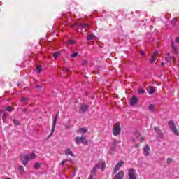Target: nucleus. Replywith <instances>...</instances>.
Masks as SVG:
<instances>
[{
	"label": "nucleus",
	"instance_id": "obj_27",
	"mask_svg": "<svg viewBox=\"0 0 179 179\" xmlns=\"http://www.w3.org/2000/svg\"><path fill=\"white\" fill-rule=\"evenodd\" d=\"M79 55V52H76L70 55L71 58H76L78 55Z\"/></svg>",
	"mask_w": 179,
	"mask_h": 179
},
{
	"label": "nucleus",
	"instance_id": "obj_11",
	"mask_svg": "<svg viewBox=\"0 0 179 179\" xmlns=\"http://www.w3.org/2000/svg\"><path fill=\"white\" fill-rule=\"evenodd\" d=\"M57 120H58V114L56 115V116L53 120V124L52 125V129H51L52 132H51L50 135H52V134H54V131H55V126L57 125Z\"/></svg>",
	"mask_w": 179,
	"mask_h": 179
},
{
	"label": "nucleus",
	"instance_id": "obj_49",
	"mask_svg": "<svg viewBox=\"0 0 179 179\" xmlns=\"http://www.w3.org/2000/svg\"><path fill=\"white\" fill-rule=\"evenodd\" d=\"M0 149H1V146H0Z\"/></svg>",
	"mask_w": 179,
	"mask_h": 179
},
{
	"label": "nucleus",
	"instance_id": "obj_26",
	"mask_svg": "<svg viewBox=\"0 0 179 179\" xmlns=\"http://www.w3.org/2000/svg\"><path fill=\"white\" fill-rule=\"evenodd\" d=\"M60 55H61V52H54L53 53V58H55V59H57V58H58Z\"/></svg>",
	"mask_w": 179,
	"mask_h": 179
},
{
	"label": "nucleus",
	"instance_id": "obj_5",
	"mask_svg": "<svg viewBox=\"0 0 179 179\" xmlns=\"http://www.w3.org/2000/svg\"><path fill=\"white\" fill-rule=\"evenodd\" d=\"M165 60L166 61V64H168V65H171L173 64V62H176V59L174 57L170 55V53H167L166 57H165Z\"/></svg>",
	"mask_w": 179,
	"mask_h": 179
},
{
	"label": "nucleus",
	"instance_id": "obj_18",
	"mask_svg": "<svg viewBox=\"0 0 179 179\" xmlns=\"http://www.w3.org/2000/svg\"><path fill=\"white\" fill-rule=\"evenodd\" d=\"M1 114H2V120L3 122H6V119L8 118V113L5 110L1 111Z\"/></svg>",
	"mask_w": 179,
	"mask_h": 179
},
{
	"label": "nucleus",
	"instance_id": "obj_28",
	"mask_svg": "<svg viewBox=\"0 0 179 179\" xmlns=\"http://www.w3.org/2000/svg\"><path fill=\"white\" fill-rule=\"evenodd\" d=\"M36 73H40V72H41V66H37L36 67Z\"/></svg>",
	"mask_w": 179,
	"mask_h": 179
},
{
	"label": "nucleus",
	"instance_id": "obj_15",
	"mask_svg": "<svg viewBox=\"0 0 179 179\" xmlns=\"http://www.w3.org/2000/svg\"><path fill=\"white\" fill-rule=\"evenodd\" d=\"M89 108V106L86 104H82L80 108V113H85L87 111V109Z\"/></svg>",
	"mask_w": 179,
	"mask_h": 179
},
{
	"label": "nucleus",
	"instance_id": "obj_48",
	"mask_svg": "<svg viewBox=\"0 0 179 179\" xmlns=\"http://www.w3.org/2000/svg\"><path fill=\"white\" fill-rule=\"evenodd\" d=\"M78 179H80V178H78Z\"/></svg>",
	"mask_w": 179,
	"mask_h": 179
},
{
	"label": "nucleus",
	"instance_id": "obj_25",
	"mask_svg": "<svg viewBox=\"0 0 179 179\" xmlns=\"http://www.w3.org/2000/svg\"><path fill=\"white\" fill-rule=\"evenodd\" d=\"M78 132L80 133V134H86V132H87V129H86V128H81V129H78Z\"/></svg>",
	"mask_w": 179,
	"mask_h": 179
},
{
	"label": "nucleus",
	"instance_id": "obj_46",
	"mask_svg": "<svg viewBox=\"0 0 179 179\" xmlns=\"http://www.w3.org/2000/svg\"><path fill=\"white\" fill-rule=\"evenodd\" d=\"M66 128L68 129L69 128V126L66 125Z\"/></svg>",
	"mask_w": 179,
	"mask_h": 179
},
{
	"label": "nucleus",
	"instance_id": "obj_10",
	"mask_svg": "<svg viewBox=\"0 0 179 179\" xmlns=\"http://www.w3.org/2000/svg\"><path fill=\"white\" fill-rule=\"evenodd\" d=\"M122 164H124V162L120 161L119 163H117L115 166V169L113 170V174H115V173H117V171H118V170H120V169H121V167H122Z\"/></svg>",
	"mask_w": 179,
	"mask_h": 179
},
{
	"label": "nucleus",
	"instance_id": "obj_7",
	"mask_svg": "<svg viewBox=\"0 0 179 179\" xmlns=\"http://www.w3.org/2000/svg\"><path fill=\"white\" fill-rule=\"evenodd\" d=\"M143 153L144 156H146V157L150 155V148L149 147L148 145H146L143 147Z\"/></svg>",
	"mask_w": 179,
	"mask_h": 179
},
{
	"label": "nucleus",
	"instance_id": "obj_44",
	"mask_svg": "<svg viewBox=\"0 0 179 179\" xmlns=\"http://www.w3.org/2000/svg\"><path fill=\"white\" fill-rule=\"evenodd\" d=\"M139 145H138V144H136V145H135V148H138Z\"/></svg>",
	"mask_w": 179,
	"mask_h": 179
},
{
	"label": "nucleus",
	"instance_id": "obj_34",
	"mask_svg": "<svg viewBox=\"0 0 179 179\" xmlns=\"http://www.w3.org/2000/svg\"><path fill=\"white\" fill-rule=\"evenodd\" d=\"M6 111H8L9 113H12V108H10V106H8V107L6 108Z\"/></svg>",
	"mask_w": 179,
	"mask_h": 179
},
{
	"label": "nucleus",
	"instance_id": "obj_21",
	"mask_svg": "<svg viewBox=\"0 0 179 179\" xmlns=\"http://www.w3.org/2000/svg\"><path fill=\"white\" fill-rule=\"evenodd\" d=\"M65 155H66V156H72L73 157V153L72 152V150H71V149L68 148L65 150L64 152Z\"/></svg>",
	"mask_w": 179,
	"mask_h": 179
},
{
	"label": "nucleus",
	"instance_id": "obj_43",
	"mask_svg": "<svg viewBox=\"0 0 179 179\" xmlns=\"http://www.w3.org/2000/svg\"><path fill=\"white\" fill-rule=\"evenodd\" d=\"M36 87H37V88H40V87H41V86L37 85Z\"/></svg>",
	"mask_w": 179,
	"mask_h": 179
},
{
	"label": "nucleus",
	"instance_id": "obj_31",
	"mask_svg": "<svg viewBox=\"0 0 179 179\" xmlns=\"http://www.w3.org/2000/svg\"><path fill=\"white\" fill-rule=\"evenodd\" d=\"M93 38H94V35H87V40H88L89 41H90V40H92Z\"/></svg>",
	"mask_w": 179,
	"mask_h": 179
},
{
	"label": "nucleus",
	"instance_id": "obj_12",
	"mask_svg": "<svg viewBox=\"0 0 179 179\" xmlns=\"http://www.w3.org/2000/svg\"><path fill=\"white\" fill-rule=\"evenodd\" d=\"M134 137L136 138V139H138L140 142H143V141H145V137L141 136L140 132H136L134 134Z\"/></svg>",
	"mask_w": 179,
	"mask_h": 179
},
{
	"label": "nucleus",
	"instance_id": "obj_36",
	"mask_svg": "<svg viewBox=\"0 0 179 179\" xmlns=\"http://www.w3.org/2000/svg\"><path fill=\"white\" fill-rule=\"evenodd\" d=\"M29 99L27 98H22V103H26V101H27Z\"/></svg>",
	"mask_w": 179,
	"mask_h": 179
},
{
	"label": "nucleus",
	"instance_id": "obj_22",
	"mask_svg": "<svg viewBox=\"0 0 179 179\" xmlns=\"http://www.w3.org/2000/svg\"><path fill=\"white\" fill-rule=\"evenodd\" d=\"M138 102V99H136V97L133 96V98L131 100L130 104L131 106H135V104H136V103Z\"/></svg>",
	"mask_w": 179,
	"mask_h": 179
},
{
	"label": "nucleus",
	"instance_id": "obj_1",
	"mask_svg": "<svg viewBox=\"0 0 179 179\" xmlns=\"http://www.w3.org/2000/svg\"><path fill=\"white\" fill-rule=\"evenodd\" d=\"M37 157V155L34 153L29 154L28 155H24L21 157L22 163L24 166H26L29 160H33Z\"/></svg>",
	"mask_w": 179,
	"mask_h": 179
},
{
	"label": "nucleus",
	"instance_id": "obj_2",
	"mask_svg": "<svg viewBox=\"0 0 179 179\" xmlns=\"http://www.w3.org/2000/svg\"><path fill=\"white\" fill-rule=\"evenodd\" d=\"M75 143L77 145H80V143H83V145H87V140H86V138H84L83 134H82L81 137H76Z\"/></svg>",
	"mask_w": 179,
	"mask_h": 179
},
{
	"label": "nucleus",
	"instance_id": "obj_30",
	"mask_svg": "<svg viewBox=\"0 0 179 179\" xmlns=\"http://www.w3.org/2000/svg\"><path fill=\"white\" fill-rule=\"evenodd\" d=\"M18 170L20 171V172L22 173H24V169L23 168V166H20L18 167Z\"/></svg>",
	"mask_w": 179,
	"mask_h": 179
},
{
	"label": "nucleus",
	"instance_id": "obj_8",
	"mask_svg": "<svg viewBox=\"0 0 179 179\" xmlns=\"http://www.w3.org/2000/svg\"><path fill=\"white\" fill-rule=\"evenodd\" d=\"M157 55H159V51L156 50L155 52H153V54L150 59V64H153V62H155L156 61V59H157Z\"/></svg>",
	"mask_w": 179,
	"mask_h": 179
},
{
	"label": "nucleus",
	"instance_id": "obj_20",
	"mask_svg": "<svg viewBox=\"0 0 179 179\" xmlns=\"http://www.w3.org/2000/svg\"><path fill=\"white\" fill-rule=\"evenodd\" d=\"M148 110L151 112V113H156V108L155 107V105L153 104H150L148 107Z\"/></svg>",
	"mask_w": 179,
	"mask_h": 179
},
{
	"label": "nucleus",
	"instance_id": "obj_29",
	"mask_svg": "<svg viewBox=\"0 0 179 179\" xmlns=\"http://www.w3.org/2000/svg\"><path fill=\"white\" fill-rule=\"evenodd\" d=\"M66 44L67 45H72V44H75V42H74L73 41H72V40H69V41H67L66 42Z\"/></svg>",
	"mask_w": 179,
	"mask_h": 179
},
{
	"label": "nucleus",
	"instance_id": "obj_33",
	"mask_svg": "<svg viewBox=\"0 0 179 179\" xmlns=\"http://www.w3.org/2000/svg\"><path fill=\"white\" fill-rule=\"evenodd\" d=\"M138 94H143V93H145V90L140 88L138 90Z\"/></svg>",
	"mask_w": 179,
	"mask_h": 179
},
{
	"label": "nucleus",
	"instance_id": "obj_40",
	"mask_svg": "<svg viewBox=\"0 0 179 179\" xmlns=\"http://www.w3.org/2000/svg\"><path fill=\"white\" fill-rule=\"evenodd\" d=\"M176 43H179V37H178V38H176Z\"/></svg>",
	"mask_w": 179,
	"mask_h": 179
},
{
	"label": "nucleus",
	"instance_id": "obj_35",
	"mask_svg": "<svg viewBox=\"0 0 179 179\" xmlns=\"http://www.w3.org/2000/svg\"><path fill=\"white\" fill-rule=\"evenodd\" d=\"M171 162H173V159L168 158L167 161H166V163H167V164H170L171 163Z\"/></svg>",
	"mask_w": 179,
	"mask_h": 179
},
{
	"label": "nucleus",
	"instance_id": "obj_41",
	"mask_svg": "<svg viewBox=\"0 0 179 179\" xmlns=\"http://www.w3.org/2000/svg\"><path fill=\"white\" fill-rule=\"evenodd\" d=\"M140 54H141V55H145V52L141 51Z\"/></svg>",
	"mask_w": 179,
	"mask_h": 179
},
{
	"label": "nucleus",
	"instance_id": "obj_3",
	"mask_svg": "<svg viewBox=\"0 0 179 179\" xmlns=\"http://www.w3.org/2000/svg\"><path fill=\"white\" fill-rule=\"evenodd\" d=\"M113 134L115 136L120 135L121 134V125L120 123H117L113 128Z\"/></svg>",
	"mask_w": 179,
	"mask_h": 179
},
{
	"label": "nucleus",
	"instance_id": "obj_14",
	"mask_svg": "<svg viewBox=\"0 0 179 179\" xmlns=\"http://www.w3.org/2000/svg\"><path fill=\"white\" fill-rule=\"evenodd\" d=\"M76 26H78V27H81V29H84L85 30H87V29H90V25L87 24L76 23Z\"/></svg>",
	"mask_w": 179,
	"mask_h": 179
},
{
	"label": "nucleus",
	"instance_id": "obj_9",
	"mask_svg": "<svg viewBox=\"0 0 179 179\" xmlns=\"http://www.w3.org/2000/svg\"><path fill=\"white\" fill-rule=\"evenodd\" d=\"M100 169V166L96 165L92 170L91 174L90 175L88 179H94V177H93V174H96V171H97V169Z\"/></svg>",
	"mask_w": 179,
	"mask_h": 179
},
{
	"label": "nucleus",
	"instance_id": "obj_45",
	"mask_svg": "<svg viewBox=\"0 0 179 179\" xmlns=\"http://www.w3.org/2000/svg\"><path fill=\"white\" fill-rule=\"evenodd\" d=\"M162 66H164V62L162 63Z\"/></svg>",
	"mask_w": 179,
	"mask_h": 179
},
{
	"label": "nucleus",
	"instance_id": "obj_37",
	"mask_svg": "<svg viewBox=\"0 0 179 179\" xmlns=\"http://www.w3.org/2000/svg\"><path fill=\"white\" fill-rule=\"evenodd\" d=\"M13 123H14L15 125H19V122L16 120H13Z\"/></svg>",
	"mask_w": 179,
	"mask_h": 179
},
{
	"label": "nucleus",
	"instance_id": "obj_6",
	"mask_svg": "<svg viewBox=\"0 0 179 179\" xmlns=\"http://www.w3.org/2000/svg\"><path fill=\"white\" fill-rule=\"evenodd\" d=\"M129 179H136V177H138V175L136 174V171L134 169H129Z\"/></svg>",
	"mask_w": 179,
	"mask_h": 179
},
{
	"label": "nucleus",
	"instance_id": "obj_32",
	"mask_svg": "<svg viewBox=\"0 0 179 179\" xmlns=\"http://www.w3.org/2000/svg\"><path fill=\"white\" fill-rule=\"evenodd\" d=\"M40 166H41V164L36 162L34 165V167L36 170H38V169H40Z\"/></svg>",
	"mask_w": 179,
	"mask_h": 179
},
{
	"label": "nucleus",
	"instance_id": "obj_42",
	"mask_svg": "<svg viewBox=\"0 0 179 179\" xmlns=\"http://www.w3.org/2000/svg\"><path fill=\"white\" fill-rule=\"evenodd\" d=\"M133 142H136V140L135 138L132 139Z\"/></svg>",
	"mask_w": 179,
	"mask_h": 179
},
{
	"label": "nucleus",
	"instance_id": "obj_16",
	"mask_svg": "<svg viewBox=\"0 0 179 179\" xmlns=\"http://www.w3.org/2000/svg\"><path fill=\"white\" fill-rule=\"evenodd\" d=\"M124 178V171H119L114 177L113 179H123Z\"/></svg>",
	"mask_w": 179,
	"mask_h": 179
},
{
	"label": "nucleus",
	"instance_id": "obj_19",
	"mask_svg": "<svg viewBox=\"0 0 179 179\" xmlns=\"http://www.w3.org/2000/svg\"><path fill=\"white\" fill-rule=\"evenodd\" d=\"M147 92H148V94H153V93H155V87L148 86L147 87Z\"/></svg>",
	"mask_w": 179,
	"mask_h": 179
},
{
	"label": "nucleus",
	"instance_id": "obj_38",
	"mask_svg": "<svg viewBox=\"0 0 179 179\" xmlns=\"http://www.w3.org/2000/svg\"><path fill=\"white\" fill-rule=\"evenodd\" d=\"M66 162H68V160H63L62 162H61V165L62 166H64L65 164V163H66Z\"/></svg>",
	"mask_w": 179,
	"mask_h": 179
},
{
	"label": "nucleus",
	"instance_id": "obj_17",
	"mask_svg": "<svg viewBox=\"0 0 179 179\" xmlns=\"http://www.w3.org/2000/svg\"><path fill=\"white\" fill-rule=\"evenodd\" d=\"M154 129L157 133V135H158L159 138H163V133H162V131L160 130V129H159V127H155Z\"/></svg>",
	"mask_w": 179,
	"mask_h": 179
},
{
	"label": "nucleus",
	"instance_id": "obj_47",
	"mask_svg": "<svg viewBox=\"0 0 179 179\" xmlns=\"http://www.w3.org/2000/svg\"><path fill=\"white\" fill-rule=\"evenodd\" d=\"M172 22H173V23H174V22H176V20H173Z\"/></svg>",
	"mask_w": 179,
	"mask_h": 179
},
{
	"label": "nucleus",
	"instance_id": "obj_13",
	"mask_svg": "<svg viewBox=\"0 0 179 179\" xmlns=\"http://www.w3.org/2000/svg\"><path fill=\"white\" fill-rule=\"evenodd\" d=\"M117 142L118 141H117V140H113V142L110 150V155H114V151L115 150V146L117 145Z\"/></svg>",
	"mask_w": 179,
	"mask_h": 179
},
{
	"label": "nucleus",
	"instance_id": "obj_24",
	"mask_svg": "<svg viewBox=\"0 0 179 179\" xmlns=\"http://www.w3.org/2000/svg\"><path fill=\"white\" fill-rule=\"evenodd\" d=\"M171 45L172 47V50L173 51L175 52V54H177V47H176V45H174V42H171Z\"/></svg>",
	"mask_w": 179,
	"mask_h": 179
},
{
	"label": "nucleus",
	"instance_id": "obj_39",
	"mask_svg": "<svg viewBox=\"0 0 179 179\" xmlns=\"http://www.w3.org/2000/svg\"><path fill=\"white\" fill-rule=\"evenodd\" d=\"M86 64H87V61L85 60L83 63V65H86Z\"/></svg>",
	"mask_w": 179,
	"mask_h": 179
},
{
	"label": "nucleus",
	"instance_id": "obj_23",
	"mask_svg": "<svg viewBox=\"0 0 179 179\" xmlns=\"http://www.w3.org/2000/svg\"><path fill=\"white\" fill-rule=\"evenodd\" d=\"M96 166H101V169L102 170V171H104V169H106V162H101V163L96 164Z\"/></svg>",
	"mask_w": 179,
	"mask_h": 179
},
{
	"label": "nucleus",
	"instance_id": "obj_4",
	"mask_svg": "<svg viewBox=\"0 0 179 179\" xmlns=\"http://www.w3.org/2000/svg\"><path fill=\"white\" fill-rule=\"evenodd\" d=\"M169 126H170V128L171 129V130L173 131V134L175 135H176V136H179V132H178V130L177 129V127L174 124L173 121H170L169 122Z\"/></svg>",
	"mask_w": 179,
	"mask_h": 179
}]
</instances>
